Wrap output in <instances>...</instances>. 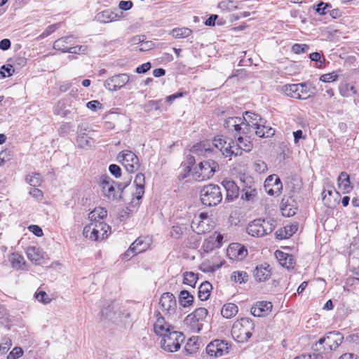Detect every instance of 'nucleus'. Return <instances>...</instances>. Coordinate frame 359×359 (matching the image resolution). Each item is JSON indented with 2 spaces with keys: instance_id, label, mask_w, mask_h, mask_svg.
<instances>
[{
  "instance_id": "obj_55",
  "label": "nucleus",
  "mask_w": 359,
  "mask_h": 359,
  "mask_svg": "<svg viewBox=\"0 0 359 359\" xmlns=\"http://www.w3.org/2000/svg\"><path fill=\"white\" fill-rule=\"evenodd\" d=\"M338 75L335 72H331L321 75L320 77V80L325 83L333 82L336 81Z\"/></svg>"
},
{
  "instance_id": "obj_23",
  "label": "nucleus",
  "mask_w": 359,
  "mask_h": 359,
  "mask_svg": "<svg viewBox=\"0 0 359 359\" xmlns=\"http://www.w3.org/2000/svg\"><path fill=\"white\" fill-rule=\"evenodd\" d=\"M249 138L250 137H243L242 135H238L236 137V150L238 151V156H241L243 151L249 152L252 150V144L249 140Z\"/></svg>"
},
{
  "instance_id": "obj_22",
  "label": "nucleus",
  "mask_w": 359,
  "mask_h": 359,
  "mask_svg": "<svg viewBox=\"0 0 359 359\" xmlns=\"http://www.w3.org/2000/svg\"><path fill=\"white\" fill-rule=\"evenodd\" d=\"M275 256L280 264L287 269H292L294 265V259L292 255L283 252L280 250L275 252Z\"/></svg>"
},
{
  "instance_id": "obj_38",
  "label": "nucleus",
  "mask_w": 359,
  "mask_h": 359,
  "mask_svg": "<svg viewBox=\"0 0 359 359\" xmlns=\"http://www.w3.org/2000/svg\"><path fill=\"white\" fill-rule=\"evenodd\" d=\"M26 182L34 188L41 185L42 182L41 176L38 172H32L26 177Z\"/></svg>"
},
{
  "instance_id": "obj_62",
  "label": "nucleus",
  "mask_w": 359,
  "mask_h": 359,
  "mask_svg": "<svg viewBox=\"0 0 359 359\" xmlns=\"http://www.w3.org/2000/svg\"><path fill=\"white\" fill-rule=\"evenodd\" d=\"M109 171L116 178H118L121 176V169L118 165L116 164H111L109 166Z\"/></svg>"
},
{
  "instance_id": "obj_30",
  "label": "nucleus",
  "mask_w": 359,
  "mask_h": 359,
  "mask_svg": "<svg viewBox=\"0 0 359 359\" xmlns=\"http://www.w3.org/2000/svg\"><path fill=\"white\" fill-rule=\"evenodd\" d=\"M339 188L344 194H347L351 191L352 187L351 186L349 175L345 172H341L338 177Z\"/></svg>"
},
{
  "instance_id": "obj_50",
  "label": "nucleus",
  "mask_w": 359,
  "mask_h": 359,
  "mask_svg": "<svg viewBox=\"0 0 359 359\" xmlns=\"http://www.w3.org/2000/svg\"><path fill=\"white\" fill-rule=\"evenodd\" d=\"M186 229L187 227L184 225H174L171 228L170 233L173 238L179 239Z\"/></svg>"
},
{
  "instance_id": "obj_61",
  "label": "nucleus",
  "mask_w": 359,
  "mask_h": 359,
  "mask_svg": "<svg viewBox=\"0 0 359 359\" xmlns=\"http://www.w3.org/2000/svg\"><path fill=\"white\" fill-rule=\"evenodd\" d=\"M359 262L356 259H352V260L350 262L349 267L350 270L356 276H358V278H355V280L359 281V264H357V262Z\"/></svg>"
},
{
  "instance_id": "obj_5",
  "label": "nucleus",
  "mask_w": 359,
  "mask_h": 359,
  "mask_svg": "<svg viewBox=\"0 0 359 359\" xmlns=\"http://www.w3.org/2000/svg\"><path fill=\"white\" fill-rule=\"evenodd\" d=\"M101 316L114 323H121L130 317L129 313H126L117 302H113L107 306L102 309Z\"/></svg>"
},
{
  "instance_id": "obj_24",
  "label": "nucleus",
  "mask_w": 359,
  "mask_h": 359,
  "mask_svg": "<svg viewBox=\"0 0 359 359\" xmlns=\"http://www.w3.org/2000/svg\"><path fill=\"white\" fill-rule=\"evenodd\" d=\"M298 229L297 224H290L285 226L276 231V237L279 240L286 239L291 237Z\"/></svg>"
},
{
  "instance_id": "obj_29",
  "label": "nucleus",
  "mask_w": 359,
  "mask_h": 359,
  "mask_svg": "<svg viewBox=\"0 0 359 359\" xmlns=\"http://www.w3.org/2000/svg\"><path fill=\"white\" fill-rule=\"evenodd\" d=\"M191 228L197 234H203L209 232L211 230L212 226H210L207 222L194 219L191 223Z\"/></svg>"
},
{
  "instance_id": "obj_59",
  "label": "nucleus",
  "mask_w": 359,
  "mask_h": 359,
  "mask_svg": "<svg viewBox=\"0 0 359 359\" xmlns=\"http://www.w3.org/2000/svg\"><path fill=\"white\" fill-rule=\"evenodd\" d=\"M87 46H72L68 50V53L73 54H80L86 53Z\"/></svg>"
},
{
  "instance_id": "obj_4",
  "label": "nucleus",
  "mask_w": 359,
  "mask_h": 359,
  "mask_svg": "<svg viewBox=\"0 0 359 359\" xmlns=\"http://www.w3.org/2000/svg\"><path fill=\"white\" fill-rule=\"evenodd\" d=\"M208 311L206 309L200 307L196 309L184 319V325L193 332L198 333L203 328V321Z\"/></svg>"
},
{
  "instance_id": "obj_10",
  "label": "nucleus",
  "mask_w": 359,
  "mask_h": 359,
  "mask_svg": "<svg viewBox=\"0 0 359 359\" xmlns=\"http://www.w3.org/2000/svg\"><path fill=\"white\" fill-rule=\"evenodd\" d=\"M118 161L124 166L126 171L133 173L140 168L138 157L131 151L125 150L118 155Z\"/></svg>"
},
{
  "instance_id": "obj_34",
  "label": "nucleus",
  "mask_w": 359,
  "mask_h": 359,
  "mask_svg": "<svg viewBox=\"0 0 359 359\" xmlns=\"http://www.w3.org/2000/svg\"><path fill=\"white\" fill-rule=\"evenodd\" d=\"M238 311V306L235 304L226 303L222 306L221 314L225 318H231L237 314Z\"/></svg>"
},
{
  "instance_id": "obj_16",
  "label": "nucleus",
  "mask_w": 359,
  "mask_h": 359,
  "mask_svg": "<svg viewBox=\"0 0 359 359\" xmlns=\"http://www.w3.org/2000/svg\"><path fill=\"white\" fill-rule=\"evenodd\" d=\"M114 181L108 175H102L100 178V186L105 197L109 200L114 201L117 198L116 190L114 186Z\"/></svg>"
},
{
  "instance_id": "obj_51",
  "label": "nucleus",
  "mask_w": 359,
  "mask_h": 359,
  "mask_svg": "<svg viewBox=\"0 0 359 359\" xmlns=\"http://www.w3.org/2000/svg\"><path fill=\"white\" fill-rule=\"evenodd\" d=\"M248 275L245 271H234L231 274V280H233L236 283H243L248 281Z\"/></svg>"
},
{
  "instance_id": "obj_41",
  "label": "nucleus",
  "mask_w": 359,
  "mask_h": 359,
  "mask_svg": "<svg viewBox=\"0 0 359 359\" xmlns=\"http://www.w3.org/2000/svg\"><path fill=\"white\" fill-rule=\"evenodd\" d=\"M192 30L187 27L175 28L172 30V35L176 39L186 38L190 36Z\"/></svg>"
},
{
  "instance_id": "obj_37",
  "label": "nucleus",
  "mask_w": 359,
  "mask_h": 359,
  "mask_svg": "<svg viewBox=\"0 0 359 359\" xmlns=\"http://www.w3.org/2000/svg\"><path fill=\"white\" fill-rule=\"evenodd\" d=\"M298 84V95H300L299 99L306 100L310 97L311 93H313L311 90L313 88L311 85L306 83H297Z\"/></svg>"
},
{
  "instance_id": "obj_46",
  "label": "nucleus",
  "mask_w": 359,
  "mask_h": 359,
  "mask_svg": "<svg viewBox=\"0 0 359 359\" xmlns=\"http://www.w3.org/2000/svg\"><path fill=\"white\" fill-rule=\"evenodd\" d=\"M76 143L80 148H88L90 147L94 141L93 138L88 137L87 135L77 136Z\"/></svg>"
},
{
  "instance_id": "obj_57",
  "label": "nucleus",
  "mask_w": 359,
  "mask_h": 359,
  "mask_svg": "<svg viewBox=\"0 0 359 359\" xmlns=\"http://www.w3.org/2000/svg\"><path fill=\"white\" fill-rule=\"evenodd\" d=\"M13 72H14V69L12 65H3L1 67L0 74H1V76L3 78L11 76Z\"/></svg>"
},
{
  "instance_id": "obj_14",
  "label": "nucleus",
  "mask_w": 359,
  "mask_h": 359,
  "mask_svg": "<svg viewBox=\"0 0 359 359\" xmlns=\"http://www.w3.org/2000/svg\"><path fill=\"white\" fill-rule=\"evenodd\" d=\"M266 192L270 196H279L283 189L280 179L276 175H269L264 182Z\"/></svg>"
},
{
  "instance_id": "obj_60",
  "label": "nucleus",
  "mask_w": 359,
  "mask_h": 359,
  "mask_svg": "<svg viewBox=\"0 0 359 359\" xmlns=\"http://www.w3.org/2000/svg\"><path fill=\"white\" fill-rule=\"evenodd\" d=\"M36 299L43 304H48L50 302L51 299L44 291H40L36 294Z\"/></svg>"
},
{
  "instance_id": "obj_17",
  "label": "nucleus",
  "mask_w": 359,
  "mask_h": 359,
  "mask_svg": "<svg viewBox=\"0 0 359 359\" xmlns=\"http://www.w3.org/2000/svg\"><path fill=\"white\" fill-rule=\"evenodd\" d=\"M228 257L232 260H243L248 255L246 248L241 243H231L226 250Z\"/></svg>"
},
{
  "instance_id": "obj_36",
  "label": "nucleus",
  "mask_w": 359,
  "mask_h": 359,
  "mask_svg": "<svg viewBox=\"0 0 359 359\" xmlns=\"http://www.w3.org/2000/svg\"><path fill=\"white\" fill-rule=\"evenodd\" d=\"M334 194H335L337 197H339L340 196L339 193L338 191H337L336 190H334V191L332 190H324L323 191L322 199H323L324 204L326 206L331 208V207L335 205L336 199H334V201L333 202L330 199V197L334 196H333Z\"/></svg>"
},
{
  "instance_id": "obj_35",
  "label": "nucleus",
  "mask_w": 359,
  "mask_h": 359,
  "mask_svg": "<svg viewBox=\"0 0 359 359\" xmlns=\"http://www.w3.org/2000/svg\"><path fill=\"white\" fill-rule=\"evenodd\" d=\"M179 303L182 307H189L194 303V297L187 290H182L179 294Z\"/></svg>"
},
{
  "instance_id": "obj_11",
  "label": "nucleus",
  "mask_w": 359,
  "mask_h": 359,
  "mask_svg": "<svg viewBox=\"0 0 359 359\" xmlns=\"http://www.w3.org/2000/svg\"><path fill=\"white\" fill-rule=\"evenodd\" d=\"M229 346L224 340L215 339L206 347L207 353L214 358L221 357L229 353Z\"/></svg>"
},
{
  "instance_id": "obj_28",
  "label": "nucleus",
  "mask_w": 359,
  "mask_h": 359,
  "mask_svg": "<svg viewBox=\"0 0 359 359\" xmlns=\"http://www.w3.org/2000/svg\"><path fill=\"white\" fill-rule=\"evenodd\" d=\"M266 121L264 123H260V126H257L255 128V133L259 137L268 138L272 137L275 133V130L266 126Z\"/></svg>"
},
{
  "instance_id": "obj_32",
  "label": "nucleus",
  "mask_w": 359,
  "mask_h": 359,
  "mask_svg": "<svg viewBox=\"0 0 359 359\" xmlns=\"http://www.w3.org/2000/svg\"><path fill=\"white\" fill-rule=\"evenodd\" d=\"M119 16L110 10H105L97 14V20L102 23H108L117 20Z\"/></svg>"
},
{
  "instance_id": "obj_33",
  "label": "nucleus",
  "mask_w": 359,
  "mask_h": 359,
  "mask_svg": "<svg viewBox=\"0 0 359 359\" xmlns=\"http://www.w3.org/2000/svg\"><path fill=\"white\" fill-rule=\"evenodd\" d=\"M212 290V285L208 282H203L199 287L198 292V297L201 301L207 300L210 295L211 290Z\"/></svg>"
},
{
  "instance_id": "obj_19",
  "label": "nucleus",
  "mask_w": 359,
  "mask_h": 359,
  "mask_svg": "<svg viewBox=\"0 0 359 359\" xmlns=\"http://www.w3.org/2000/svg\"><path fill=\"white\" fill-rule=\"evenodd\" d=\"M75 43V39L72 36H63L55 41L53 48L62 53H68L70 46Z\"/></svg>"
},
{
  "instance_id": "obj_44",
  "label": "nucleus",
  "mask_w": 359,
  "mask_h": 359,
  "mask_svg": "<svg viewBox=\"0 0 359 359\" xmlns=\"http://www.w3.org/2000/svg\"><path fill=\"white\" fill-rule=\"evenodd\" d=\"M218 8L222 11H231L235 9L239 8L237 2L231 0L222 1L219 3Z\"/></svg>"
},
{
  "instance_id": "obj_48",
  "label": "nucleus",
  "mask_w": 359,
  "mask_h": 359,
  "mask_svg": "<svg viewBox=\"0 0 359 359\" xmlns=\"http://www.w3.org/2000/svg\"><path fill=\"white\" fill-rule=\"evenodd\" d=\"M197 275L194 272H185L184 273L183 283L194 287L197 282Z\"/></svg>"
},
{
  "instance_id": "obj_43",
  "label": "nucleus",
  "mask_w": 359,
  "mask_h": 359,
  "mask_svg": "<svg viewBox=\"0 0 359 359\" xmlns=\"http://www.w3.org/2000/svg\"><path fill=\"white\" fill-rule=\"evenodd\" d=\"M107 215V212L102 208H95L93 211L90 212L88 215V218L91 221H95L97 218L102 219Z\"/></svg>"
},
{
  "instance_id": "obj_39",
  "label": "nucleus",
  "mask_w": 359,
  "mask_h": 359,
  "mask_svg": "<svg viewBox=\"0 0 359 359\" xmlns=\"http://www.w3.org/2000/svg\"><path fill=\"white\" fill-rule=\"evenodd\" d=\"M298 84H287L283 87V90L286 95L292 98L299 99L300 95H298Z\"/></svg>"
},
{
  "instance_id": "obj_26",
  "label": "nucleus",
  "mask_w": 359,
  "mask_h": 359,
  "mask_svg": "<svg viewBox=\"0 0 359 359\" xmlns=\"http://www.w3.org/2000/svg\"><path fill=\"white\" fill-rule=\"evenodd\" d=\"M297 207L294 200L291 198H283L281 204L282 214L285 217H291L295 215Z\"/></svg>"
},
{
  "instance_id": "obj_12",
  "label": "nucleus",
  "mask_w": 359,
  "mask_h": 359,
  "mask_svg": "<svg viewBox=\"0 0 359 359\" xmlns=\"http://www.w3.org/2000/svg\"><path fill=\"white\" fill-rule=\"evenodd\" d=\"M130 81V76L128 74H115L107 79L104 86L106 88L111 91H117L122 87L126 86Z\"/></svg>"
},
{
  "instance_id": "obj_31",
  "label": "nucleus",
  "mask_w": 359,
  "mask_h": 359,
  "mask_svg": "<svg viewBox=\"0 0 359 359\" xmlns=\"http://www.w3.org/2000/svg\"><path fill=\"white\" fill-rule=\"evenodd\" d=\"M242 118L247 122L246 124L250 125L254 128L257 126H260V123H264V121L259 114L251 111H245V115Z\"/></svg>"
},
{
  "instance_id": "obj_18",
  "label": "nucleus",
  "mask_w": 359,
  "mask_h": 359,
  "mask_svg": "<svg viewBox=\"0 0 359 359\" xmlns=\"http://www.w3.org/2000/svg\"><path fill=\"white\" fill-rule=\"evenodd\" d=\"M155 316L156 320L154 324V331L157 335H160L163 337L167 333L174 330V327L165 321V318L159 311H157Z\"/></svg>"
},
{
  "instance_id": "obj_52",
  "label": "nucleus",
  "mask_w": 359,
  "mask_h": 359,
  "mask_svg": "<svg viewBox=\"0 0 359 359\" xmlns=\"http://www.w3.org/2000/svg\"><path fill=\"white\" fill-rule=\"evenodd\" d=\"M246 123L247 122L243 120L241 135H244L246 137H250L252 133L255 130V128Z\"/></svg>"
},
{
  "instance_id": "obj_49",
  "label": "nucleus",
  "mask_w": 359,
  "mask_h": 359,
  "mask_svg": "<svg viewBox=\"0 0 359 359\" xmlns=\"http://www.w3.org/2000/svg\"><path fill=\"white\" fill-rule=\"evenodd\" d=\"M27 257L32 262H38L41 259L39 249L36 247H29L27 250Z\"/></svg>"
},
{
  "instance_id": "obj_27",
  "label": "nucleus",
  "mask_w": 359,
  "mask_h": 359,
  "mask_svg": "<svg viewBox=\"0 0 359 359\" xmlns=\"http://www.w3.org/2000/svg\"><path fill=\"white\" fill-rule=\"evenodd\" d=\"M191 151L194 154H196L198 156L210 157L213 153V149L210 147V145L209 144L202 142L198 144L194 145L191 149Z\"/></svg>"
},
{
  "instance_id": "obj_58",
  "label": "nucleus",
  "mask_w": 359,
  "mask_h": 359,
  "mask_svg": "<svg viewBox=\"0 0 359 359\" xmlns=\"http://www.w3.org/2000/svg\"><path fill=\"white\" fill-rule=\"evenodd\" d=\"M59 27H60L59 24H53V25H51L48 26L43 32V33L39 36V38L43 39L45 37H47L50 34L53 33Z\"/></svg>"
},
{
  "instance_id": "obj_47",
  "label": "nucleus",
  "mask_w": 359,
  "mask_h": 359,
  "mask_svg": "<svg viewBox=\"0 0 359 359\" xmlns=\"http://www.w3.org/2000/svg\"><path fill=\"white\" fill-rule=\"evenodd\" d=\"M11 262L13 267L15 269H21L22 266L25 263L24 257L18 253L12 254Z\"/></svg>"
},
{
  "instance_id": "obj_20",
  "label": "nucleus",
  "mask_w": 359,
  "mask_h": 359,
  "mask_svg": "<svg viewBox=\"0 0 359 359\" xmlns=\"http://www.w3.org/2000/svg\"><path fill=\"white\" fill-rule=\"evenodd\" d=\"M272 306L270 302H259L251 308L250 313L256 317L265 316L271 311Z\"/></svg>"
},
{
  "instance_id": "obj_3",
  "label": "nucleus",
  "mask_w": 359,
  "mask_h": 359,
  "mask_svg": "<svg viewBox=\"0 0 359 359\" xmlns=\"http://www.w3.org/2000/svg\"><path fill=\"white\" fill-rule=\"evenodd\" d=\"M200 198L203 205L205 206H216L222 200L221 188L216 184H210L201 190Z\"/></svg>"
},
{
  "instance_id": "obj_56",
  "label": "nucleus",
  "mask_w": 359,
  "mask_h": 359,
  "mask_svg": "<svg viewBox=\"0 0 359 359\" xmlns=\"http://www.w3.org/2000/svg\"><path fill=\"white\" fill-rule=\"evenodd\" d=\"M23 354V350L20 347H15L7 356V359H18Z\"/></svg>"
},
{
  "instance_id": "obj_6",
  "label": "nucleus",
  "mask_w": 359,
  "mask_h": 359,
  "mask_svg": "<svg viewBox=\"0 0 359 359\" xmlns=\"http://www.w3.org/2000/svg\"><path fill=\"white\" fill-rule=\"evenodd\" d=\"M184 339L182 332L173 330L162 337L161 340V348L168 352H176L180 348L181 344L183 343Z\"/></svg>"
},
{
  "instance_id": "obj_8",
  "label": "nucleus",
  "mask_w": 359,
  "mask_h": 359,
  "mask_svg": "<svg viewBox=\"0 0 359 359\" xmlns=\"http://www.w3.org/2000/svg\"><path fill=\"white\" fill-rule=\"evenodd\" d=\"M213 147L218 149L224 156L231 157L238 156L235 142L223 136H217L212 141Z\"/></svg>"
},
{
  "instance_id": "obj_13",
  "label": "nucleus",
  "mask_w": 359,
  "mask_h": 359,
  "mask_svg": "<svg viewBox=\"0 0 359 359\" xmlns=\"http://www.w3.org/2000/svg\"><path fill=\"white\" fill-rule=\"evenodd\" d=\"M201 177L200 180L210 179L213 176L217 170L219 169V164L212 159L202 161L198 164Z\"/></svg>"
},
{
  "instance_id": "obj_64",
  "label": "nucleus",
  "mask_w": 359,
  "mask_h": 359,
  "mask_svg": "<svg viewBox=\"0 0 359 359\" xmlns=\"http://www.w3.org/2000/svg\"><path fill=\"white\" fill-rule=\"evenodd\" d=\"M4 343L0 344V353L1 354H5L9 350L10 347L12 345L11 340L8 338L4 339Z\"/></svg>"
},
{
  "instance_id": "obj_25",
  "label": "nucleus",
  "mask_w": 359,
  "mask_h": 359,
  "mask_svg": "<svg viewBox=\"0 0 359 359\" xmlns=\"http://www.w3.org/2000/svg\"><path fill=\"white\" fill-rule=\"evenodd\" d=\"M271 275L269 269V265H260L254 270V277L257 282L265 281L268 280Z\"/></svg>"
},
{
  "instance_id": "obj_54",
  "label": "nucleus",
  "mask_w": 359,
  "mask_h": 359,
  "mask_svg": "<svg viewBox=\"0 0 359 359\" xmlns=\"http://www.w3.org/2000/svg\"><path fill=\"white\" fill-rule=\"evenodd\" d=\"M309 58L311 61L318 62V66L319 67H322L323 65L325 62V58L322 59L320 54L318 52H313V53H311L309 55Z\"/></svg>"
},
{
  "instance_id": "obj_63",
  "label": "nucleus",
  "mask_w": 359,
  "mask_h": 359,
  "mask_svg": "<svg viewBox=\"0 0 359 359\" xmlns=\"http://www.w3.org/2000/svg\"><path fill=\"white\" fill-rule=\"evenodd\" d=\"M254 169L259 173H262L267 170L266 164L262 161H257L254 163Z\"/></svg>"
},
{
  "instance_id": "obj_21",
  "label": "nucleus",
  "mask_w": 359,
  "mask_h": 359,
  "mask_svg": "<svg viewBox=\"0 0 359 359\" xmlns=\"http://www.w3.org/2000/svg\"><path fill=\"white\" fill-rule=\"evenodd\" d=\"M222 184L226 189V199L231 201L238 196L239 187L233 181L230 180H224L222 182Z\"/></svg>"
},
{
  "instance_id": "obj_15",
  "label": "nucleus",
  "mask_w": 359,
  "mask_h": 359,
  "mask_svg": "<svg viewBox=\"0 0 359 359\" xmlns=\"http://www.w3.org/2000/svg\"><path fill=\"white\" fill-rule=\"evenodd\" d=\"M150 245V240L145 237H139L130 246L125 252L126 257H133L135 255L146 251Z\"/></svg>"
},
{
  "instance_id": "obj_9",
  "label": "nucleus",
  "mask_w": 359,
  "mask_h": 359,
  "mask_svg": "<svg viewBox=\"0 0 359 359\" xmlns=\"http://www.w3.org/2000/svg\"><path fill=\"white\" fill-rule=\"evenodd\" d=\"M159 306L161 311L169 318H173L177 312V301L171 292L163 293L159 299Z\"/></svg>"
},
{
  "instance_id": "obj_45",
  "label": "nucleus",
  "mask_w": 359,
  "mask_h": 359,
  "mask_svg": "<svg viewBox=\"0 0 359 359\" xmlns=\"http://www.w3.org/2000/svg\"><path fill=\"white\" fill-rule=\"evenodd\" d=\"M90 227L89 226H85L83 229V236L89 238L92 241H98L100 239H102L100 236V231L95 226L93 228V230L90 233V234H88V232L89 231Z\"/></svg>"
},
{
  "instance_id": "obj_1",
  "label": "nucleus",
  "mask_w": 359,
  "mask_h": 359,
  "mask_svg": "<svg viewBox=\"0 0 359 359\" xmlns=\"http://www.w3.org/2000/svg\"><path fill=\"white\" fill-rule=\"evenodd\" d=\"M344 340L343 334L338 331L328 332L316 342L312 348L313 351L325 352L327 354L336 350Z\"/></svg>"
},
{
  "instance_id": "obj_42",
  "label": "nucleus",
  "mask_w": 359,
  "mask_h": 359,
  "mask_svg": "<svg viewBox=\"0 0 359 359\" xmlns=\"http://www.w3.org/2000/svg\"><path fill=\"white\" fill-rule=\"evenodd\" d=\"M243 123V118L241 117H229L224 121V126L229 130L233 131V128Z\"/></svg>"
},
{
  "instance_id": "obj_2",
  "label": "nucleus",
  "mask_w": 359,
  "mask_h": 359,
  "mask_svg": "<svg viewBox=\"0 0 359 359\" xmlns=\"http://www.w3.org/2000/svg\"><path fill=\"white\" fill-rule=\"evenodd\" d=\"M255 328L253 321L248 318H242L233 324L231 334L239 343L247 342L252 337Z\"/></svg>"
},
{
  "instance_id": "obj_53",
  "label": "nucleus",
  "mask_w": 359,
  "mask_h": 359,
  "mask_svg": "<svg viewBox=\"0 0 359 359\" xmlns=\"http://www.w3.org/2000/svg\"><path fill=\"white\" fill-rule=\"evenodd\" d=\"M309 46L307 44L295 43L292 46V50L296 54H301L309 50Z\"/></svg>"
},
{
  "instance_id": "obj_40",
  "label": "nucleus",
  "mask_w": 359,
  "mask_h": 359,
  "mask_svg": "<svg viewBox=\"0 0 359 359\" xmlns=\"http://www.w3.org/2000/svg\"><path fill=\"white\" fill-rule=\"evenodd\" d=\"M242 191L243 194L241 196V198L248 201L254 200L257 194V189L252 186L245 187L243 188Z\"/></svg>"
},
{
  "instance_id": "obj_7",
  "label": "nucleus",
  "mask_w": 359,
  "mask_h": 359,
  "mask_svg": "<svg viewBox=\"0 0 359 359\" xmlns=\"http://www.w3.org/2000/svg\"><path fill=\"white\" fill-rule=\"evenodd\" d=\"M273 220L257 219L249 224L247 231L252 236L261 237L271 233L275 225Z\"/></svg>"
}]
</instances>
